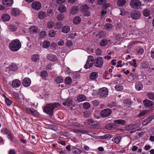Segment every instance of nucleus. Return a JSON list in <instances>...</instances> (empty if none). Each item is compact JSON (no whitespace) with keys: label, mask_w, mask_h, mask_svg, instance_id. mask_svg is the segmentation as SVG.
I'll list each match as a JSON object with an SVG mask.
<instances>
[{"label":"nucleus","mask_w":154,"mask_h":154,"mask_svg":"<svg viewBox=\"0 0 154 154\" xmlns=\"http://www.w3.org/2000/svg\"><path fill=\"white\" fill-rule=\"evenodd\" d=\"M60 106V104L59 103H51L48 104L44 107L43 111L51 116L53 115L54 109Z\"/></svg>","instance_id":"1"},{"label":"nucleus","mask_w":154,"mask_h":154,"mask_svg":"<svg viewBox=\"0 0 154 154\" xmlns=\"http://www.w3.org/2000/svg\"><path fill=\"white\" fill-rule=\"evenodd\" d=\"M21 44L20 41L17 39L13 40L9 45L10 49L13 51H18L20 48Z\"/></svg>","instance_id":"2"},{"label":"nucleus","mask_w":154,"mask_h":154,"mask_svg":"<svg viewBox=\"0 0 154 154\" xmlns=\"http://www.w3.org/2000/svg\"><path fill=\"white\" fill-rule=\"evenodd\" d=\"M131 7L134 9H139L141 6V2L139 0H131L130 2Z\"/></svg>","instance_id":"3"},{"label":"nucleus","mask_w":154,"mask_h":154,"mask_svg":"<svg viewBox=\"0 0 154 154\" xmlns=\"http://www.w3.org/2000/svg\"><path fill=\"white\" fill-rule=\"evenodd\" d=\"M108 94V89L105 87L100 88L99 91L98 96L100 98H106Z\"/></svg>","instance_id":"4"},{"label":"nucleus","mask_w":154,"mask_h":154,"mask_svg":"<svg viewBox=\"0 0 154 154\" xmlns=\"http://www.w3.org/2000/svg\"><path fill=\"white\" fill-rule=\"evenodd\" d=\"M112 112V110L109 108H106L102 110L100 113L102 118H105L110 116Z\"/></svg>","instance_id":"5"},{"label":"nucleus","mask_w":154,"mask_h":154,"mask_svg":"<svg viewBox=\"0 0 154 154\" xmlns=\"http://www.w3.org/2000/svg\"><path fill=\"white\" fill-rule=\"evenodd\" d=\"M103 63V60L102 57H99L96 58L94 61L95 66L98 68L101 67Z\"/></svg>","instance_id":"6"},{"label":"nucleus","mask_w":154,"mask_h":154,"mask_svg":"<svg viewBox=\"0 0 154 154\" xmlns=\"http://www.w3.org/2000/svg\"><path fill=\"white\" fill-rule=\"evenodd\" d=\"M24 110L29 115H32L35 116H38L39 115L38 112L36 110L32 108L26 107L25 108Z\"/></svg>","instance_id":"7"},{"label":"nucleus","mask_w":154,"mask_h":154,"mask_svg":"<svg viewBox=\"0 0 154 154\" xmlns=\"http://www.w3.org/2000/svg\"><path fill=\"white\" fill-rule=\"evenodd\" d=\"M130 15L132 19L137 20L140 17L141 13L138 11H131Z\"/></svg>","instance_id":"8"},{"label":"nucleus","mask_w":154,"mask_h":154,"mask_svg":"<svg viewBox=\"0 0 154 154\" xmlns=\"http://www.w3.org/2000/svg\"><path fill=\"white\" fill-rule=\"evenodd\" d=\"M143 104L145 107L150 109H152L153 103L148 99H145L143 101Z\"/></svg>","instance_id":"9"},{"label":"nucleus","mask_w":154,"mask_h":154,"mask_svg":"<svg viewBox=\"0 0 154 154\" xmlns=\"http://www.w3.org/2000/svg\"><path fill=\"white\" fill-rule=\"evenodd\" d=\"M42 6L41 3L38 1L33 2L31 5L32 8L35 10H38L40 9Z\"/></svg>","instance_id":"10"},{"label":"nucleus","mask_w":154,"mask_h":154,"mask_svg":"<svg viewBox=\"0 0 154 154\" xmlns=\"http://www.w3.org/2000/svg\"><path fill=\"white\" fill-rule=\"evenodd\" d=\"M29 32L31 34L38 33L39 30L38 28L35 26H31L29 28Z\"/></svg>","instance_id":"11"},{"label":"nucleus","mask_w":154,"mask_h":154,"mask_svg":"<svg viewBox=\"0 0 154 154\" xmlns=\"http://www.w3.org/2000/svg\"><path fill=\"white\" fill-rule=\"evenodd\" d=\"M21 13V11L17 8H13L11 9V14L14 16H19Z\"/></svg>","instance_id":"12"},{"label":"nucleus","mask_w":154,"mask_h":154,"mask_svg":"<svg viewBox=\"0 0 154 154\" xmlns=\"http://www.w3.org/2000/svg\"><path fill=\"white\" fill-rule=\"evenodd\" d=\"M46 57L48 59L51 61L55 62L57 60V57L53 54H48L47 55Z\"/></svg>","instance_id":"13"},{"label":"nucleus","mask_w":154,"mask_h":154,"mask_svg":"<svg viewBox=\"0 0 154 154\" xmlns=\"http://www.w3.org/2000/svg\"><path fill=\"white\" fill-rule=\"evenodd\" d=\"M31 83L30 79L28 78H24L23 81V85L25 87H27L29 86Z\"/></svg>","instance_id":"14"},{"label":"nucleus","mask_w":154,"mask_h":154,"mask_svg":"<svg viewBox=\"0 0 154 154\" xmlns=\"http://www.w3.org/2000/svg\"><path fill=\"white\" fill-rule=\"evenodd\" d=\"M2 3L6 7H10L13 4L14 1L13 0H3Z\"/></svg>","instance_id":"15"},{"label":"nucleus","mask_w":154,"mask_h":154,"mask_svg":"<svg viewBox=\"0 0 154 154\" xmlns=\"http://www.w3.org/2000/svg\"><path fill=\"white\" fill-rule=\"evenodd\" d=\"M21 84V82L17 79H14L12 82V85L14 88H18Z\"/></svg>","instance_id":"16"},{"label":"nucleus","mask_w":154,"mask_h":154,"mask_svg":"<svg viewBox=\"0 0 154 154\" xmlns=\"http://www.w3.org/2000/svg\"><path fill=\"white\" fill-rule=\"evenodd\" d=\"M98 77L97 72H92L90 75L89 78L91 80H95Z\"/></svg>","instance_id":"17"},{"label":"nucleus","mask_w":154,"mask_h":154,"mask_svg":"<svg viewBox=\"0 0 154 154\" xmlns=\"http://www.w3.org/2000/svg\"><path fill=\"white\" fill-rule=\"evenodd\" d=\"M10 70L15 71H16L18 68V66L14 63H12L10 64L8 67Z\"/></svg>","instance_id":"18"},{"label":"nucleus","mask_w":154,"mask_h":154,"mask_svg":"<svg viewBox=\"0 0 154 154\" xmlns=\"http://www.w3.org/2000/svg\"><path fill=\"white\" fill-rule=\"evenodd\" d=\"M46 13L44 11H41L38 13L37 15L38 17L40 20L44 19L46 17Z\"/></svg>","instance_id":"19"},{"label":"nucleus","mask_w":154,"mask_h":154,"mask_svg":"<svg viewBox=\"0 0 154 154\" xmlns=\"http://www.w3.org/2000/svg\"><path fill=\"white\" fill-rule=\"evenodd\" d=\"M154 119V115L149 117L147 119H146L142 122V124L144 126L146 125Z\"/></svg>","instance_id":"20"},{"label":"nucleus","mask_w":154,"mask_h":154,"mask_svg":"<svg viewBox=\"0 0 154 154\" xmlns=\"http://www.w3.org/2000/svg\"><path fill=\"white\" fill-rule=\"evenodd\" d=\"M135 87L137 90L138 91H140L143 88V84L140 82H136L135 83Z\"/></svg>","instance_id":"21"},{"label":"nucleus","mask_w":154,"mask_h":154,"mask_svg":"<svg viewBox=\"0 0 154 154\" xmlns=\"http://www.w3.org/2000/svg\"><path fill=\"white\" fill-rule=\"evenodd\" d=\"M1 19L3 21H8L10 20V17L8 14H4L2 16Z\"/></svg>","instance_id":"22"},{"label":"nucleus","mask_w":154,"mask_h":154,"mask_svg":"<svg viewBox=\"0 0 154 154\" xmlns=\"http://www.w3.org/2000/svg\"><path fill=\"white\" fill-rule=\"evenodd\" d=\"M40 59L39 56L37 54H33L32 56L31 59L32 61L36 62Z\"/></svg>","instance_id":"23"},{"label":"nucleus","mask_w":154,"mask_h":154,"mask_svg":"<svg viewBox=\"0 0 154 154\" xmlns=\"http://www.w3.org/2000/svg\"><path fill=\"white\" fill-rule=\"evenodd\" d=\"M78 7L76 6H74L71 8L70 13L72 14H75L78 12Z\"/></svg>","instance_id":"24"},{"label":"nucleus","mask_w":154,"mask_h":154,"mask_svg":"<svg viewBox=\"0 0 154 154\" xmlns=\"http://www.w3.org/2000/svg\"><path fill=\"white\" fill-rule=\"evenodd\" d=\"M13 95L16 100L19 103H21V102L18 93L16 92H14L13 93Z\"/></svg>","instance_id":"25"},{"label":"nucleus","mask_w":154,"mask_h":154,"mask_svg":"<svg viewBox=\"0 0 154 154\" xmlns=\"http://www.w3.org/2000/svg\"><path fill=\"white\" fill-rule=\"evenodd\" d=\"M70 28L69 26H65L62 28V31L63 32L67 33L70 31Z\"/></svg>","instance_id":"26"},{"label":"nucleus","mask_w":154,"mask_h":154,"mask_svg":"<svg viewBox=\"0 0 154 154\" xmlns=\"http://www.w3.org/2000/svg\"><path fill=\"white\" fill-rule=\"evenodd\" d=\"M94 63V62H91L87 60L86 64L84 66V67L86 69H88L91 67Z\"/></svg>","instance_id":"27"},{"label":"nucleus","mask_w":154,"mask_h":154,"mask_svg":"<svg viewBox=\"0 0 154 154\" xmlns=\"http://www.w3.org/2000/svg\"><path fill=\"white\" fill-rule=\"evenodd\" d=\"M126 2V0H118L117 4L118 5L122 7L125 5Z\"/></svg>","instance_id":"28"},{"label":"nucleus","mask_w":154,"mask_h":154,"mask_svg":"<svg viewBox=\"0 0 154 154\" xmlns=\"http://www.w3.org/2000/svg\"><path fill=\"white\" fill-rule=\"evenodd\" d=\"M81 21V18L79 16H76L73 19V23L75 24L79 23Z\"/></svg>","instance_id":"29"},{"label":"nucleus","mask_w":154,"mask_h":154,"mask_svg":"<svg viewBox=\"0 0 154 154\" xmlns=\"http://www.w3.org/2000/svg\"><path fill=\"white\" fill-rule=\"evenodd\" d=\"M148 111L146 110H144L140 112L138 116V117L142 119L143 118V116L148 113Z\"/></svg>","instance_id":"30"},{"label":"nucleus","mask_w":154,"mask_h":154,"mask_svg":"<svg viewBox=\"0 0 154 154\" xmlns=\"http://www.w3.org/2000/svg\"><path fill=\"white\" fill-rule=\"evenodd\" d=\"M85 97L82 94L79 95L77 97V100L79 102L84 101L85 100Z\"/></svg>","instance_id":"31"},{"label":"nucleus","mask_w":154,"mask_h":154,"mask_svg":"<svg viewBox=\"0 0 154 154\" xmlns=\"http://www.w3.org/2000/svg\"><path fill=\"white\" fill-rule=\"evenodd\" d=\"M66 10L65 6L63 5H60L58 8L59 11L61 13H63Z\"/></svg>","instance_id":"32"},{"label":"nucleus","mask_w":154,"mask_h":154,"mask_svg":"<svg viewBox=\"0 0 154 154\" xmlns=\"http://www.w3.org/2000/svg\"><path fill=\"white\" fill-rule=\"evenodd\" d=\"M116 90L118 91H121L123 89L122 85L120 84H117L115 87Z\"/></svg>","instance_id":"33"},{"label":"nucleus","mask_w":154,"mask_h":154,"mask_svg":"<svg viewBox=\"0 0 154 154\" xmlns=\"http://www.w3.org/2000/svg\"><path fill=\"white\" fill-rule=\"evenodd\" d=\"M114 122L115 123L121 124L122 125H124L125 123V121L122 119L116 120L114 121Z\"/></svg>","instance_id":"34"},{"label":"nucleus","mask_w":154,"mask_h":154,"mask_svg":"<svg viewBox=\"0 0 154 154\" xmlns=\"http://www.w3.org/2000/svg\"><path fill=\"white\" fill-rule=\"evenodd\" d=\"M48 73L46 71H42L40 74V76L43 79H45V77L48 75Z\"/></svg>","instance_id":"35"},{"label":"nucleus","mask_w":154,"mask_h":154,"mask_svg":"<svg viewBox=\"0 0 154 154\" xmlns=\"http://www.w3.org/2000/svg\"><path fill=\"white\" fill-rule=\"evenodd\" d=\"M112 136L111 135L109 134H106L105 135L103 136H100V138L101 139H110L112 138Z\"/></svg>","instance_id":"36"},{"label":"nucleus","mask_w":154,"mask_h":154,"mask_svg":"<svg viewBox=\"0 0 154 154\" xmlns=\"http://www.w3.org/2000/svg\"><path fill=\"white\" fill-rule=\"evenodd\" d=\"M72 82V78L69 77H66L65 79V82L67 85H69L71 84Z\"/></svg>","instance_id":"37"},{"label":"nucleus","mask_w":154,"mask_h":154,"mask_svg":"<svg viewBox=\"0 0 154 154\" xmlns=\"http://www.w3.org/2000/svg\"><path fill=\"white\" fill-rule=\"evenodd\" d=\"M63 104L64 106H70L72 105V100H68L63 102Z\"/></svg>","instance_id":"38"},{"label":"nucleus","mask_w":154,"mask_h":154,"mask_svg":"<svg viewBox=\"0 0 154 154\" xmlns=\"http://www.w3.org/2000/svg\"><path fill=\"white\" fill-rule=\"evenodd\" d=\"M91 107L90 104L87 102L84 103L83 105V107L84 109H88Z\"/></svg>","instance_id":"39"},{"label":"nucleus","mask_w":154,"mask_h":154,"mask_svg":"<svg viewBox=\"0 0 154 154\" xmlns=\"http://www.w3.org/2000/svg\"><path fill=\"white\" fill-rule=\"evenodd\" d=\"M50 45L49 42L48 41H46L43 43V47L45 48H47L49 47Z\"/></svg>","instance_id":"40"},{"label":"nucleus","mask_w":154,"mask_h":154,"mask_svg":"<svg viewBox=\"0 0 154 154\" xmlns=\"http://www.w3.org/2000/svg\"><path fill=\"white\" fill-rule=\"evenodd\" d=\"M141 67L143 68H146L149 66V64L147 61H144L141 64Z\"/></svg>","instance_id":"41"},{"label":"nucleus","mask_w":154,"mask_h":154,"mask_svg":"<svg viewBox=\"0 0 154 154\" xmlns=\"http://www.w3.org/2000/svg\"><path fill=\"white\" fill-rule=\"evenodd\" d=\"M147 96L151 100H154V93L151 92L147 94Z\"/></svg>","instance_id":"42"},{"label":"nucleus","mask_w":154,"mask_h":154,"mask_svg":"<svg viewBox=\"0 0 154 154\" xmlns=\"http://www.w3.org/2000/svg\"><path fill=\"white\" fill-rule=\"evenodd\" d=\"M143 14L145 17H148L150 14L149 10L148 9H146L143 11Z\"/></svg>","instance_id":"43"},{"label":"nucleus","mask_w":154,"mask_h":154,"mask_svg":"<svg viewBox=\"0 0 154 154\" xmlns=\"http://www.w3.org/2000/svg\"><path fill=\"white\" fill-rule=\"evenodd\" d=\"M64 15L61 14H58L57 16V19L59 21L62 20L64 18Z\"/></svg>","instance_id":"44"},{"label":"nucleus","mask_w":154,"mask_h":154,"mask_svg":"<svg viewBox=\"0 0 154 154\" xmlns=\"http://www.w3.org/2000/svg\"><path fill=\"white\" fill-rule=\"evenodd\" d=\"M54 23L53 21H50L48 23L47 26L50 29H51L53 28L54 26Z\"/></svg>","instance_id":"45"},{"label":"nucleus","mask_w":154,"mask_h":154,"mask_svg":"<svg viewBox=\"0 0 154 154\" xmlns=\"http://www.w3.org/2000/svg\"><path fill=\"white\" fill-rule=\"evenodd\" d=\"M113 27L112 24L111 23H106L105 25V29H110Z\"/></svg>","instance_id":"46"},{"label":"nucleus","mask_w":154,"mask_h":154,"mask_svg":"<svg viewBox=\"0 0 154 154\" xmlns=\"http://www.w3.org/2000/svg\"><path fill=\"white\" fill-rule=\"evenodd\" d=\"M122 138V137L121 136L117 137L114 138V141L116 144H118L120 142Z\"/></svg>","instance_id":"47"},{"label":"nucleus","mask_w":154,"mask_h":154,"mask_svg":"<svg viewBox=\"0 0 154 154\" xmlns=\"http://www.w3.org/2000/svg\"><path fill=\"white\" fill-rule=\"evenodd\" d=\"M107 106L111 108L117 106V104L115 102L113 101L111 103H108Z\"/></svg>","instance_id":"48"},{"label":"nucleus","mask_w":154,"mask_h":154,"mask_svg":"<svg viewBox=\"0 0 154 154\" xmlns=\"http://www.w3.org/2000/svg\"><path fill=\"white\" fill-rule=\"evenodd\" d=\"M108 43L107 40L106 39H103L100 42V45L102 46H105Z\"/></svg>","instance_id":"49"},{"label":"nucleus","mask_w":154,"mask_h":154,"mask_svg":"<svg viewBox=\"0 0 154 154\" xmlns=\"http://www.w3.org/2000/svg\"><path fill=\"white\" fill-rule=\"evenodd\" d=\"M56 33L55 31L53 30H51L49 32V36L51 37H54L55 36Z\"/></svg>","instance_id":"50"},{"label":"nucleus","mask_w":154,"mask_h":154,"mask_svg":"<svg viewBox=\"0 0 154 154\" xmlns=\"http://www.w3.org/2000/svg\"><path fill=\"white\" fill-rule=\"evenodd\" d=\"M74 153L75 154H79L81 153V152L80 150L77 148H74L72 150Z\"/></svg>","instance_id":"51"},{"label":"nucleus","mask_w":154,"mask_h":154,"mask_svg":"<svg viewBox=\"0 0 154 154\" xmlns=\"http://www.w3.org/2000/svg\"><path fill=\"white\" fill-rule=\"evenodd\" d=\"M9 29L12 31H15L17 30L16 27L13 25H11L9 26Z\"/></svg>","instance_id":"52"},{"label":"nucleus","mask_w":154,"mask_h":154,"mask_svg":"<svg viewBox=\"0 0 154 154\" xmlns=\"http://www.w3.org/2000/svg\"><path fill=\"white\" fill-rule=\"evenodd\" d=\"M91 114V112L89 111H86L83 112L84 116L86 118L89 117L90 116Z\"/></svg>","instance_id":"53"},{"label":"nucleus","mask_w":154,"mask_h":154,"mask_svg":"<svg viewBox=\"0 0 154 154\" xmlns=\"http://www.w3.org/2000/svg\"><path fill=\"white\" fill-rule=\"evenodd\" d=\"M130 75L132 78V80L134 81L135 79H137L138 78V75L135 73H131Z\"/></svg>","instance_id":"54"},{"label":"nucleus","mask_w":154,"mask_h":154,"mask_svg":"<svg viewBox=\"0 0 154 154\" xmlns=\"http://www.w3.org/2000/svg\"><path fill=\"white\" fill-rule=\"evenodd\" d=\"M87 60L91 62H94V57L91 55H89L88 56Z\"/></svg>","instance_id":"55"},{"label":"nucleus","mask_w":154,"mask_h":154,"mask_svg":"<svg viewBox=\"0 0 154 154\" xmlns=\"http://www.w3.org/2000/svg\"><path fill=\"white\" fill-rule=\"evenodd\" d=\"M63 79L60 77H58L56 79V82L58 83H60L63 82Z\"/></svg>","instance_id":"56"},{"label":"nucleus","mask_w":154,"mask_h":154,"mask_svg":"<svg viewBox=\"0 0 154 154\" xmlns=\"http://www.w3.org/2000/svg\"><path fill=\"white\" fill-rule=\"evenodd\" d=\"M92 103L95 106H98L100 103L99 101L97 100H95L92 101Z\"/></svg>","instance_id":"57"},{"label":"nucleus","mask_w":154,"mask_h":154,"mask_svg":"<svg viewBox=\"0 0 154 154\" xmlns=\"http://www.w3.org/2000/svg\"><path fill=\"white\" fill-rule=\"evenodd\" d=\"M5 102L6 104L8 106L10 105L12 103V101L11 100H10L9 98H5Z\"/></svg>","instance_id":"58"},{"label":"nucleus","mask_w":154,"mask_h":154,"mask_svg":"<svg viewBox=\"0 0 154 154\" xmlns=\"http://www.w3.org/2000/svg\"><path fill=\"white\" fill-rule=\"evenodd\" d=\"M88 9V7L87 5H84L82 6V10L83 11H87Z\"/></svg>","instance_id":"59"},{"label":"nucleus","mask_w":154,"mask_h":154,"mask_svg":"<svg viewBox=\"0 0 154 154\" xmlns=\"http://www.w3.org/2000/svg\"><path fill=\"white\" fill-rule=\"evenodd\" d=\"M72 42L71 40H68L66 42V45L68 47H70L72 46Z\"/></svg>","instance_id":"60"},{"label":"nucleus","mask_w":154,"mask_h":154,"mask_svg":"<svg viewBox=\"0 0 154 154\" xmlns=\"http://www.w3.org/2000/svg\"><path fill=\"white\" fill-rule=\"evenodd\" d=\"M53 10L51 9H50L47 11V15L49 17H51L53 15Z\"/></svg>","instance_id":"61"},{"label":"nucleus","mask_w":154,"mask_h":154,"mask_svg":"<svg viewBox=\"0 0 154 154\" xmlns=\"http://www.w3.org/2000/svg\"><path fill=\"white\" fill-rule=\"evenodd\" d=\"M97 2L99 4L103 5L106 2V0H98Z\"/></svg>","instance_id":"62"},{"label":"nucleus","mask_w":154,"mask_h":154,"mask_svg":"<svg viewBox=\"0 0 154 154\" xmlns=\"http://www.w3.org/2000/svg\"><path fill=\"white\" fill-rule=\"evenodd\" d=\"M130 63L131 65V66H133L135 67L137 66V63L136 62V60L135 59H133L132 60V63Z\"/></svg>","instance_id":"63"},{"label":"nucleus","mask_w":154,"mask_h":154,"mask_svg":"<svg viewBox=\"0 0 154 154\" xmlns=\"http://www.w3.org/2000/svg\"><path fill=\"white\" fill-rule=\"evenodd\" d=\"M124 103L127 105H130L131 103V102L128 99H125L124 100Z\"/></svg>","instance_id":"64"}]
</instances>
